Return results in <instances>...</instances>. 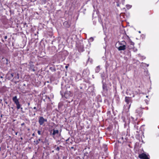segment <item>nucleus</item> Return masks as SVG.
Segmentation results:
<instances>
[{
    "mask_svg": "<svg viewBox=\"0 0 159 159\" xmlns=\"http://www.w3.org/2000/svg\"><path fill=\"white\" fill-rule=\"evenodd\" d=\"M126 43L124 41L117 42L116 44V47L118 50H124L126 49Z\"/></svg>",
    "mask_w": 159,
    "mask_h": 159,
    "instance_id": "nucleus-1",
    "label": "nucleus"
},
{
    "mask_svg": "<svg viewBox=\"0 0 159 159\" xmlns=\"http://www.w3.org/2000/svg\"><path fill=\"white\" fill-rule=\"evenodd\" d=\"M134 43L130 39H129L128 44H126L127 46L129 49H132L134 47Z\"/></svg>",
    "mask_w": 159,
    "mask_h": 159,
    "instance_id": "nucleus-2",
    "label": "nucleus"
},
{
    "mask_svg": "<svg viewBox=\"0 0 159 159\" xmlns=\"http://www.w3.org/2000/svg\"><path fill=\"white\" fill-rule=\"evenodd\" d=\"M139 158L142 159H149L148 156L143 153L139 154Z\"/></svg>",
    "mask_w": 159,
    "mask_h": 159,
    "instance_id": "nucleus-3",
    "label": "nucleus"
},
{
    "mask_svg": "<svg viewBox=\"0 0 159 159\" xmlns=\"http://www.w3.org/2000/svg\"><path fill=\"white\" fill-rule=\"evenodd\" d=\"M47 120L45 119L43 117H40L39 120V123L40 125H42L45 121H47Z\"/></svg>",
    "mask_w": 159,
    "mask_h": 159,
    "instance_id": "nucleus-4",
    "label": "nucleus"
},
{
    "mask_svg": "<svg viewBox=\"0 0 159 159\" xmlns=\"http://www.w3.org/2000/svg\"><path fill=\"white\" fill-rule=\"evenodd\" d=\"M65 97L67 98L69 97L72 96V94L70 92L67 91L64 94Z\"/></svg>",
    "mask_w": 159,
    "mask_h": 159,
    "instance_id": "nucleus-5",
    "label": "nucleus"
},
{
    "mask_svg": "<svg viewBox=\"0 0 159 159\" xmlns=\"http://www.w3.org/2000/svg\"><path fill=\"white\" fill-rule=\"evenodd\" d=\"M12 100L16 104L19 103L18 100L17 98V97L16 96H15V97L13 98Z\"/></svg>",
    "mask_w": 159,
    "mask_h": 159,
    "instance_id": "nucleus-6",
    "label": "nucleus"
},
{
    "mask_svg": "<svg viewBox=\"0 0 159 159\" xmlns=\"http://www.w3.org/2000/svg\"><path fill=\"white\" fill-rule=\"evenodd\" d=\"M59 131L57 130H53V132L52 133V135L53 136V137L54 138V136L56 134H58V133Z\"/></svg>",
    "mask_w": 159,
    "mask_h": 159,
    "instance_id": "nucleus-7",
    "label": "nucleus"
},
{
    "mask_svg": "<svg viewBox=\"0 0 159 159\" xmlns=\"http://www.w3.org/2000/svg\"><path fill=\"white\" fill-rule=\"evenodd\" d=\"M130 100L131 99L130 98L127 97H125V101L127 104H129V103L130 101Z\"/></svg>",
    "mask_w": 159,
    "mask_h": 159,
    "instance_id": "nucleus-8",
    "label": "nucleus"
},
{
    "mask_svg": "<svg viewBox=\"0 0 159 159\" xmlns=\"http://www.w3.org/2000/svg\"><path fill=\"white\" fill-rule=\"evenodd\" d=\"M100 70V67L99 66H98L96 67V69H95V71L96 72L98 73V72Z\"/></svg>",
    "mask_w": 159,
    "mask_h": 159,
    "instance_id": "nucleus-9",
    "label": "nucleus"
},
{
    "mask_svg": "<svg viewBox=\"0 0 159 159\" xmlns=\"http://www.w3.org/2000/svg\"><path fill=\"white\" fill-rule=\"evenodd\" d=\"M116 1V2H119L120 3V2H121L123 4V3L124 2V0H115Z\"/></svg>",
    "mask_w": 159,
    "mask_h": 159,
    "instance_id": "nucleus-10",
    "label": "nucleus"
},
{
    "mask_svg": "<svg viewBox=\"0 0 159 159\" xmlns=\"http://www.w3.org/2000/svg\"><path fill=\"white\" fill-rule=\"evenodd\" d=\"M16 106H17V108L18 109H19L20 108V104H19V103H18V104H16Z\"/></svg>",
    "mask_w": 159,
    "mask_h": 159,
    "instance_id": "nucleus-11",
    "label": "nucleus"
},
{
    "mask_svg": "<svg viewBox=\"0 0 159 159\" xmlns=\"http://www.w3.org/2000/svg\"><path fill=\"white\" fill-rule=\"evenodd\" d=\"M126 8L128 9H129L131 7H132V6L130 5H126Z\"/></svg>",
    "mask_w": 159,
    "mask_h": 159,
    "instance_id": "nucleus-12",
    "label": "nucleus"
},
{
    "mask_svg": "<svg viewBox=\"0 0 159 159\" xmlns=\"http://www.w3.org/2000/svg\"><path fill=\"white\" fill-rule=\"evenodd\" d=\"M132 49H133V51L134 52H136L137 51V48H135L134 47Z\"/></svg>",
    "mask_w": 159,
    "mask_h": 159,
    "instance_id": "nucleus-13",
    "label": "nucleus"
},
{
    "mask_svg": "<svg viewBox=\"0 0 159 159\" xmlns=\"http://www.w3.org/2000/svg\"><path fill=\"white\" fill-rule=\"evenodd\" d=\"M89 40L90 41H93V38L92 37H91L90 38V39H89Z\"/></svg>",
    "mask_w": 159,
    "mask_h": 159,
    "instance_id": "nucleus-14",
    "label": "nucleus"
},
{
    "mask_svg": "<svg viewBox=\"0 0 159 159\" xmlns=\"http://www.w3.org/2000/svg\"><path fill=\"white\" fill-rule=\"evenodd\" d=\"M38 133L39 135L41 134V131L40 130L38 131Z\"/></svg>",
    "mask_w": 159,
    "mask_h": 159,
    "instance_id": "nucleus-15",
    "label": "nucleus"
},
{
    "mask_svg": "<svg viewBox=\"0 0 159 159\" xmlns=\"http://www.w3.org/2000/svg\"><path fill=\"white\" fill-rule=\"evenodd\" d=\"M86 71H88V70H86L84 71L83 72V74H84V72H85Z\"/></svg>",
    "mask_w": 159,
    "mask_h": 159,
    "instance_id": "nucleus-16",
    "label": "nucleus"
},
{
    "mask_svg": "<svg viewBox=\"0 0 159 159\" xmlns=\"http://www.w3.org/2000/svg\"><path fill=\"white\" fill-rule=\"evenodd\" d=\"M103 89H106V87H105L104 85H103Z\"/></svg>",
    "mask_w": 159,
    "mask_h": 159,
    "instance_id": "nucleus-17",
    "label": "nucleus"
},
{
    "mask_svg": "<svg viewBox=\"0 0 159 159\" xmlns=\"http://www.w3.org/2000/svg\"><path fill=\"white\" fill-rule=\"evenodd\" d=\"M141 57H142V59H145V57H144V56H142Z\"/></svg>",
    "mask_w": 159,
    "mask_h": 159,
    "instance_id": "nucleus-18",
    "label": "nucleus"
},
{
    "mask_svg": "<svg viewBox=\"0 0 159 159\" xmlns=\"http://www.w3.org/2000/svg\"><path fill=\"white\" fill-rule=\"evenodd\" d=\"M7 36H5L4 39H7Z\"/></svg>",
    "mask_w": 159,
    "mask_h": 159,
    "instance_id": "nucleus-19",
    "label": "nucleus"
},
{
    "mask_svg": "<svg viewBox=\"0 0 159 159\" xmlns=\"http://www.w3.org/2000/svg\"><path fill=\"white\" fill-rule=\"evenodd\" d=\"M117 6L118 7L119 6V3H117Z\"/></svg>",
    "mask_w": 159,
    "mask_h": 159,
    "instance_id": "nucleus-20",
    "label": "nucleus"
},
{
    "mask_svg": "<svg viewBox=\"0 0 159 159\" xmlns=\"http://www.w3.org/2000/svg\"><path fill=\"white\" fill-rule=\"evenodd\" d=\"M33 109H36V107H34Z\"/></svg>",
    "mask_w": 159,
    "mask_h": 159,
    "instance_id": "nucleus-21",
    "label": "nucleus"
},
{
    "mask_svg": "<svg viewBox=\"0 0 159 159\" xmlns=\"http://www.w3.org/2000/svg\"><path fill=\"white\" fill-rule=\"evenodd\" d=\"M129 93V92L128 90H127L126 92V93H127V94H128V93Z\"/></svg>",
    "mask_w": 159,
    "mask_h": 159,
    "instance_id": "nucleus-22",
    "label": "nucleus"
},
{
    "mask_svg": "<svg viewBox=\"0 0 159 159\" xmlns=\"http://www.w3.org/2000/svg\"><path fill=\"white\" fill-rule=\"evenodd\" d=\"M65 67L66 68H68V66H65Z\"/></svg>",
    "mask_w": 159,
    "mask_h": 159,
    "instance_id": "nucleus-23",
    "label": "nucleus"
},
{
    "mask_svg": "<svg viewBox=\"0 0 159 159\" xmlns=\"http://www.w3.org/2000/svg\"><path fill=\"white\" fill-rule=\"evenodd\" d=\"M41 140V139H39L38 140V141H40Z\"/></svg>",
    "mask_w": 159,
    "mask_h": 159,
    "instance_id": "nucleus-24",
    "label": "nucleus"
},
{
    "mask_svg": "<svg viewBox=\"0 0 159 159\" xmlns=\"http://www.w3.org/2000/svg\"><path fill=\"white\" fill-rule=\"evenodd\" d=\"M33 71H35V70H34V69H33Z\"/></svg>",
    "mask_w": 159,
    "mask_h": 159,
    "instance_id": "nucleus-25",
    "label": "nucleus"
},
{
    "mask_svg": "<svg viewBox=\"0 0 159 159\" xmlns=\"http://www.w3.org/2000/svg\"><path fill=\"white\" fill-rule=\"evenodd\" d=\"M138 55H139V56H140H140H140V54H139Z\"/></svg>",
    "mask_w": 159,
    "mask_h": 159,
    "instance_id": "nucleus-26",
    "label": "nucleus"
},
{
    "mask_svg": "<svg viewBox=\"0 0 159 159\" xmlns=\"http://www.w3.org/2000/svg\"><path fill=\"white\" fill-rule=\"evenodd\" d=\"M139 33H141V32H140V31H139Z\"/></svg>",
    "mask_w": 159,
    "mask_h": 159,
    "instance_id": "nucleus-27",
    "label": "nucleus"
},
{
    "mask_svg": "<svg viewBox=\"0 0 159 159\" xmlns=\"http://www.w3.org/2000/svg\"><path fill=\"white\" fill-rule=\"evenodd\" d=\"M12 76H13V75L12 74H11Z\"/></svg>",
    "mask_w": 159,
    "mask_h": 159,
    "instance_id": "nucleus-28",
    "label": "nucleus"
},
{
    "mask_svg": "<svg viewBox=\"0 0 159 159\" xmlns=\"http://www.w3.org/2000/svg\"><path fill=\"white\" fill-rule=\"evenodd\" d=\"M30 103H28V105H30Z\"/></svg>",
    "mask_w": 159,
    "mask_h": 159,
    "instance_id": "nucleus-29",
    "label": "nucleus"
},
{
    "mask_svg": "<svg viewBox=\"0 0 159 159\" xmlns=\"http://www.w3.org/2000/svg\"><path fill=\"white\" fill-rule=\"evenodd\" d=\"M146 98H148V96H146Z\"/></svg>",
    "mask_w": 159,
    "mask_h": 159,
    "instance_id": "nucleus-30",
    "label": "nucleus"
},
{
    "mask_svg": "<svg viewBox=\"0 0 159 159\" xmlns=\"http://www.w3.org/2000/svg\"><path fill=\"white\" fill-rule=\"evenodd\" d=\"M1 78H2V76H1Z\"/></svg>",
    "mask_w": 159,
    "mask_h": 159,
    "instance_id": "nucleus-31",
    "label": "nucleus"
},
{
    "mask_svg": "<svg viewBox=\"0 0 159 159\" xmlns=\"http://www.w3.org/2000/svg\"><path fill=\"white\" fill-rule=\"evenodd\" d=\"M133 97H134V95H133Z\"/></svg>",
    "mask_w": 159,
    "mask_h": 159,
    "instance_id": "nucleus-32",
    "label": "nucleus"
},
{
    "mask_svg": "<svg viewBox=\"0 0 159 159\" xmlns=\"http://www.w3.org/2000/svg\"><path fill=\"white\" fill-rule=\"evenodd\" d=\"M34 135V134H33V135Z\"/></svg>",
    "mask_w": 159,
    "mask_h": 159,
    "instance_id": "nucleus-33",
    "label": "nucleus"
},
{
    "mask_svg": "<svg viewBox=\"0 0 159 159\" xmlns=\"http://www.w3.org/2000/svg\"><path fill=\"white\" fill-rule=\"evenodd\" d=\"M88 72H89V71H87ZM88 74H89V73H88Z\"/></svg>",
    "mask_w": 159,
    "mask_h": 159,
    "instance_id": "nucleus-34",
    "label": "nucleus"
},
{
    "mask_svg": "<svg viewBox=\"0 0 159 159\" xmlns=\"http://www.w3.org/2000/svg\"><path fill=\"white\" fill-rule=\"evenodd\" d=\"M1 149V148H0V150Z\"/></svg>",
    "mask_w": 159,
    "mask_h": 159,
    "instance_id": "nucleus-35",
    "label": "nucleus"
}]
</instances>
